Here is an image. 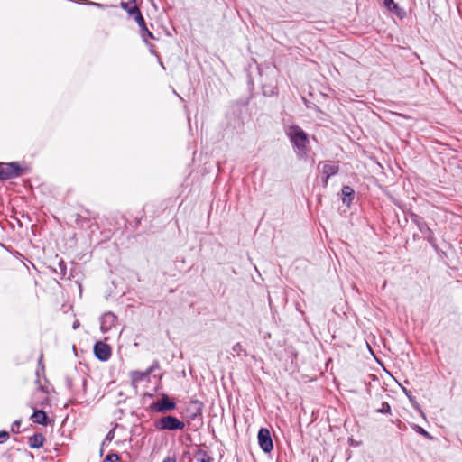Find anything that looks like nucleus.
<instances>
[{"instance_id":"obj_22","label":"nucleus","mask_w":462,"mask_h":462,"mask_svg":"<svg viewBox=\"0 0 462 462\" xmlns=\"http://www.w3.org/2000/svg\"><path fill=\"white\" fill-rule=\"evenodd\" d=\"M232 351L238 356H241L242 354L244 356H246V351L240 343L235 344L232 347Z\"/></svg>"},{"instance_id":"obj_29","label":"nucleus","mask_w":462,"mask_h":462,"mask_svg":"<svg viewBox=\"0 0 462 462\" xmlns=\"http://www.w3.org/2000/svg\"><path fill=\"white\" fill-rule=\"evenodd\" d=\"M115 438V429L110 430L105 437V442L110 443Z\"/></svg>"},{"instance_id":"obj_7","label":"nucleus","mask_w":462,"mask_h":462,"mask_svg":"<svg viewBox=\"0 0 462 462\" xmlns=\"http://www.w3.org/2000/svg\"><path fill=\"white\" fill-rule=\"evenodd\" d=\"M258 444L264 453H270L273 449V442L270 430L267 428H261L257 433Z\"/></svg>"},{"instance_id":"obj_5","label":"nucleus","mask_w":462,"mask_h":462,"mask_svg":"<svg viewBox=\"0 0 462 462\" xmlns=\"http://www.w3.org/2000/svg\"><path fill=\"white\" fill-rule=\"evenodd\" d=\"M24 173V169L21 167L19 162H0V180H7L22 176Z\"/></svg>"},{"instance_id":"obj_12","label":"nucleus","mask_w":462,"mask_h":462,"mask_svg":"<svg viewBox=\"0 0 462 462\" xmlns=\"http://www.w3.org/2000/svg\"><path fill=\"white\" fill-rule=\"evenodd\" d=\"M203 407H204V405L200 401H199V400L191 401L189 403V406L187 410V411L189 412V415H188L189 420H194L198 417L202 416Z\"/></svg>"},{"instance_id":"obj_8","label":"nucleus","mask_w":462,"mask_h":462,"mask_svg":"<svg viewBox=\"0 0 462 462\" xmlns=\"http://www.w3.org/2000/svg\"><path fill=\"white\" fill-rule=\"evenodd\" d=\"M94 355L101 362L107 361L112 355L111 346L102 341H97L94 345Z\"/></svg>"},{"instance_id":"obj_4","label":"nucleus","mask_w":462,"mask_h":462,"mask_svg":"<svg viewBox=\"0 0 462 462\" xmlns=\"http://www.w3.org/2000/svg\"><path fill=\"white\" fill-rule=\"evenodd\" d=\"M153 426L158 430H182L185 428V423L172 415H166L157 419L153 422Z\"/></svg>"},{"instance_id":"obj_20","label":"nucleus","mask_w":462,"mask_h":462,"mask_svg":"<svg viewBox=\"0 0 462 462\" xmlns=\"http://www.w3.org/2000/svg\"><path fill=\"white\" fill-rule=\"evenodd\" d=\"M194 457H196V459L199 462H202L203 460H207V458H212L208 453L207 451L201 449V448H199Z\"/></svg>"},{"instance_id":"obj_13","label":"nucleus","mask_w":462,"mask_h":462,"mask_svg":"<svg viewBox=\"0 0 462 462\" xmlns=\"http://www.w3.org/2000/svg\"><path fill=\"white\" fill-rule=\"evenodd\" d=\"M32 408L33 409V413L31 416L32 422L47 426L50 423L47 413L43 410H37L34 406H32Z\"/></svg>"},{"instance_id":"obj_33","label":"nucleus","mask_w":462,"mask_h":462,"mask_svg":"<svg viewBox=\"0 0 462 462\" xmlns=\"http://www.w3.org/2000/svg\"><path fill=\"white\" fill-rule=\"evenodd\" d=\"M85 4L88 5H95L97 7H103L104 6L102 4L95 3V2H91V1H86Z\"/></svg>"},{"instance_id":"obj_36","label":"nucleus","mask_w":462,"mask_h":462,"mask_svg":"<svg viewBox=\"0 0 462 462\" xmlns=\"http://www.w3.org/2000/svg\"><path fill=\"white\" fill-rule=\"evenodd\" d=\"M38 365L42 367V370H44V365L42 363V355L40 356V358L38 360Z\"/></svg>"},{"instance_id":"obj_26","label":"nucleus","mask_w":462,"mask_h":462,"mask_svg":"<svg viewBox=\"0 0 462 462\" xmlns=\"http://www.w3.org/2000/svg\"><path fill=\"white\" fill-rule=\"evenodd\" d=\"M263 93L266 97H272L277 94L275 88L273 87H263Z\"/></svg>"},{"instance_id":"obj_11","label":"nucleus","mask_w":462,"mask_h":462,"mask_svg":"<svg viewBox=\"0 0 462 462\" xmlns=\"http://www.w3.org/2000/svg\"><path fill=\"white\" fill-rule=\"evenodd\" d=\"M117 323V317L112 312L105 313L100 318V329L103 333L108 332Z\"/></svg>"},{"instance_id":"obj_2","label":"nucleus","mask_w":462,"mask_h":462,"mask_svg":"<svg viewBox=\"0 0 462 462\" xmlns=\"http://www.w3.org/2000/svg\"><path fill=\"white\" fill-rule=\"evenodd\" d=\"M136 0H131L132 3L135 4ZM121 7L126 11V13L130 16H134L135 22L137 23L139 28H140V35L143 38L144 42H148L147 39H154V35L149 31V29L146 26L145 20L139 9V7L136 5H134L133 6H130L129 3L122 2Z\"/></svg>"},{"instance_id":"obj_6","label":"nucleus","mask_w":462,"mask_h":462,"mask_svg":"<svg viewBox=\"0 0 462 462\" xmlns=\"http://www.w3.org/2000/svg\"><path fill=\"white\" fill-rule=\"evenodd\" d=\"M176 407V402L171 399L169 395L163 393L159 401L150 404L149 410L151 412L166 413L170 411L175 410Z\"/></svg>"},{"instance_id":"obj_17","label":"nucleus","mask_w":462,"mask_h":462,"mask_svg":"<svg viewBox=\"0 0 462 462\" xmlns=\"http://www.w3.org/2000/svg\"><path fill=\"white\" fill-rule=\"evenodd\" d=\"M53 272L60 278L64 279L67 274V264L63 259H60L57 267L53 268Z\"/></svg>"},{"instance_id":"obj_18","label":"nucleus","mask_w":462,"mask_h":462,"mask_svg":"<svg viewBox=\"0 0 462 462\" xmlns=\"http://www.w3.org/2000/svg\"><path fill=\"white\" fill-rule=\"evenodd\" d=\"M73 217H75L76 225L79 227H84L85 224H88L89 222V218L79 214H75Z\"/></svg>"},{"instance_id":"obj_1","label":"nucleus","mask_w":462,"mask_h":462,"mask_svg":"<svg viewBox=\"0 0 462 462\" xmlns=\"http://www.w3.org/2000/svg\"><path fill=\"white\" fill-rule=\"evenodd\" d=\"M285 134L299 159H307L310 152L309 134L298 125H289L285 129Z\"/></svg>"},{"instance_id":"obj_25","label":"nucleus","mask_w":462,"mask_h":462,"mask_svg":"<svg viewBox=\"0 0 462 462\" xmlns=\"http://www.w3.org/2000/svg\"><path fill=\"white\" fill-rule=\"evenodd\" d=\"M120 460V457L118 454L110 452L108 453L103 462H118Z\"/></svg>"},{"instance_id":"obj_23","label":"nucleus","mask_w":462,"mask_h":462,"mask_svg":"<svg viewBox=\"0 0 462 462\" xmlns=\"http://www.w3.org/2000/svg\"><path fill=\"white\" fill-rule=\"evenodd\" d=\"M393 204H394L395 206H397V207H398V208H400L403 213L407 214L408 216H409V212H411V211L410 210V208H408V206H407L405 203H403V202H402V201H400V200H398V199H393Z\"/></svg>"},{"instance_id":"obj_19","label":"nucleus","mask_w":462,"mask_h":462,"mask_svg":"<svg viewBox=\"0 0 462 462\" xmlns=\"http://www.w3.org/2000/svg\"><path fill=\"white\" fill-rule=\"evenodd\" d=\"M50 403V399L47 395H43L42 397H38L37 398H34V401H33V405L32 406H46V405H49Z\"/></svg>"},{"instance_id":"obj_32","label":"nucleus","mask_w":462,"mask_h":462,"mask_svg":"<svg viewBox=\"0 0 462 462\" xmlns=\"http://www.w3.org/2000/svg\"><path fill=\"white\" fill-rule=\"evenodd\" d=\"M409 400H410V402H411L412 406L415 409L420 411V405L418 404V402H416V400H415V398L413 396H409Z\"/></svg>"},{"instance_id":"obj_38","label":"nucleus","mask_w":462,"mask_h":462,"mask_svg":"<svg viewBox=\"0 0 462 462\" xmlns=\"http://www.w3.org/2000/svg\"><path fill=\"white\" fill-rule=\"evenodd\" d=\"M405 394L409 397V396H412L411 392H408L406 389H403Z\"/></svg>"},{"instance_id":"obj_21","label":"nucleus","mask_w":462,"mask_h":462,"mask_svg":"<svg viewBox=\"0 0 462 462\" xmlns=\"http://www.w3.org/2000/svg\"><path fill=\"white\" fill-rule=\"evenodd\" d=\"M412 428H413V430H414L417 433H419V434L422 435L423 437H425V438H427V439H432V436H431V435H430V433H429L425 429H423L422 427H420V426H419V425L414 424V425L412 426Z\"/></svg>"},{"instance_id":"obj_28","label":"nucleus","mask_w":462,"mask_h":462,"mask_svg":"<svg viewBox=\"0 0 462 462\" xmlns=\"http://www.w3.org/2000/svg\"><path fill=\"white\" fill-rule=\"evenodd\" d=\"M47 389L44 386L40 385L38 390L34 393V398H37L41 394L47 395Z\"/></svg>"},{"instance_id":"obj_27","label":"nucleus","mask_w":462,"mask_h":462,"mask_svg":"<svg viewBox=\"0 0 462 462\" xmlns=\"http://www.w3.org/2000/svg\"><path fill=\"white\" fill-rule=\"evenodd\" d=\"M21 423L22 421L20 420H14L11 425V431L13 433H18Z\"/></svg>"},{"instance_id":"obj_24","label":"nucleus","mask_w":462,"mask_h":462,"mask_svg":"<svg viewBox=\"0 0 462 462\" xmlns=\"http://www.w3.org/2000/svg\"><path fill=\"white\" fill-rule=\"evenodd\" d=\"M376 412L383 414H390L391 413V406L388 402H383L381 405V408L376 410Z\"/></svg>"},{"instance_id":"obj_39","label":"nucleus","mask_w":462,"mask_h":462,"mask_svg":"<svg viewBox=\"0 0 462 462\" xmlns=\"http://www.w3.org/2000/svg\"><path fill=\"white\" fill-rule=\"evenodd\" d=\"M214 459L213 458H207V460H203L202 462H213Z\"/></svg>"},{"instance_id":"obj_35","label":"nucleus","mask_w":462,"mask_h":462,"mask_svg":"<svg viewBox=\"0 0 462 462\" xmlns=\"http://www.w3.org/2000/svg\"><path fill=\"white\" fill-rule=\"evenodd\" d=\"M108 445L107 442H105V440H103L102 444H101V448H100V454L102 455L103 454V451H104V448Z\"/></svg>"},{"instance_id":"obj_16","label":"nucleus","mask_w":462,"mask_h":462,"mask_svg":"<svg viewBox=\"0 0 462 462\" xmlns=\"http://www.w3.org/2000/svg\"><path fill=\"white\" fill-rule=\"evenodd\" d=\"M45 439L42 433H34L29 438V446L32 448H40L42 447Z\"/></svg>"},{"instance_id":"obj_15","label":"nucleus","mask_w":462,"mask_h":462,"mask_svg":"<svg viewBox=\"0 0 462 462\" xmlns=\"http://www.w3.org/2000/svg\"><path fill=\"white\" fill-rule=\"evenodd\" d=\"M342 202L344 205L350 207L355 199V190L348 185H344L341 189Z\"/></svg>"},{"instance_id":"obj_9","label":"nucleus","mask_w":462,"mask_h":462,"mask_svg":"<svg viewBox=\"0 0 462 462\" xmlns=\"http://www.w3.org/2000/svg\"><path fill=\"white\" fill-rule=\"evenodd\" d=\"M160 368V362L158 360H154L152 364L145 370V371H132L130 373L131 379L134 383L143 382L148 379L149 375L154 372L155 370Z\"/></svg>"},{"instance_id":"obj_10","label":"nucleus","mask_w":462,"mask_h":462,"mask_svg":"<svg viewBox=\"0 0 462 462\" xmlns=\"http://www.w3.org/2000/svg\"><path fill=\"white\" fill-rule=\"evenodd\" d=\"M339 167L335 162L328 161L324 162L322 167V178L324 186L328 185V179L332 176H335L338 173Z\"/></svg>"},{"instance_id":"obj_30","label":"nucleus","mask_w":462,"mask_h":462,"mask_svg":"<svg viewBox=\"0 0 462 462\" xmlns=\"http://www.w3.org/2000/svg\"><path fill=\"white\" fill-rule=\"evenodd\" d=\"M9 438V432L6 430H1L0 431V443H4Z\"/></svg>"},{"instance_id":"obj_31","label":"nucleus","mask_w":462,"mask_h":462,"mask_svg":"<svg viewBox=\"0 0 462 462\" xmlns=\"http://www.w3.org/2000/svg\"><path fill=\"white\" fill-rule=\"evenodd\" d=\"M65 383L69 390H72V379L69 376L65 377Z\"/></svg>"},{"instance_id":"obj_34","label":"nucleus","mask_w":462,"mask_h":462,"mask_svg":"<svg viewBox=\"0 0 462 462\" xmlns=\"http://www.w3.org/2000/svg\"><path fill=\"white\" fill-rule=\"evenodd\" d=\"M162 462H176V458L173 457H166Z\"/></svg>"},{"instance_id":"obj_40","label":"nucleus","mask_w":462,"mask_h":462,"mask_svg":"<svg viewBox=\"0 0 462 462\" xmlns=\"http://www.w3.org/2000/svg\"><path fill=\"white\" fill-rule=\"evenodd\" d=\"M78 326H79V323H78V322H75V323L73 324V328H74V329H76V328H78Z\"/></svg>"},{"instance_id":"obj_14","label":"nucleus","mask_w":462,"mask_h":462,"mask_svg":"<svg viewBox=\"0 0 462 462\" xmlns=\"http://www.w3.org/2000/svg\"><path fill=\"white\" fill-rule=\"evenodd\" d=\"M383 4L388 11L396 14L399 18L402 19L406 16L404 9L401 8L393 0H383Z\"/></svg>"},{"instance_id":"obj_3","label":"nucleus","mask_w":462,"mask_h":462,"mask_svg":"<svg viewBox=\"0 0 462 462\" xmlns=\"http://www.w3.org/2000/svg\"><path fill=\"white\" fill-rule=\"evenodd\" d=\"M409 217L411 222L417 226L418 229L425 236L429 244L435 249L437 253H439V251L433 231L429 227L423 217L414 212H409Z\"/></svg>"},{"instance_id":"obj_37","label":"nucleus","mask_w":462,"mask_h":462,"mask_svg":"<svg viewBox=\"0 0 462 462\" xmlns=\"http://www.w3.org/2000/svg\"><path fill=\"white\" fill-rule=\"evenodd\" d=\"M86 385H87V379L82 378V386H83L84 390L86 389Z\"/></svg>"}]
</instances>
